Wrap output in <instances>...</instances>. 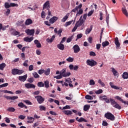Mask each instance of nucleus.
<instances>
[{"instance_id": "f257e3e1", "label": "nucleus", "mask_w": 128, "mask_h": 128, "mask_svg": "<svg viewBox=\"0 0 128 128\" xmlns=\"http://www.w3.org/2000/svg\"><path fill=\"white\" fill-rule=\"evenodd\" d=\"M82 4H80L79 6H76L74 9L72 10V12H76V17L78 16H80V14H82L84 12V10L82 9Z\"/></svg>"}, {"instance_id": "f03ea898", "label": "nucleus", "mask_w": 128, "mask_h": 128, "mask_svg": "<svg viewBox=\"0 0 128 128\" xmlns=\"http://www.w3.org/2000/svg\"><path fill=\"white\" fill-rule=\"evenodd\" d=\"M110 102L114 108H117V110H122V106L112 98H110Z\"/></svg>"}, {"instance_id": "7ed1b4c3", "label": "nucleus", "mask_w": 128, "mask_h": 128, "mask_svg": "<svg viewBox=\"0 0 128 128\" xmlns=\"http://www.w3.org/2000/svg\"><path fill=\"white\" fill-rule=\"evenodd\" d=\"M24 72V71L23 70H20L18 68H14L12 70V74L13 76H16V74L20 75Z\"/></svg>"}, {"instance_id": "20e7f679", "label": "nucleus", "mask_w": 128, "mask_h": 128, "mask_svg": "<svg viewBox=\"0 0 128 128\" xmlns=\"http://www.w3.org/2000/svg\"><path fill=\"white\" fill-rule=\"evenodd\" d=\"M66 69L64 68L60 72V74L64 78H68V76H70L72 74H70V72H67Z\"/></svg>"}, {"instance_id": "39448f33", "label": "nucleus", "mask_w": 128, "mask_h": 128, "mask_svg": "<svg viewBox=\"0 0 128 128\" xmlns=\"http://www.w3.org/2000/svg\"><path fill=\"white\" fill-rule=\"evenodd\" d=\"M86 64L88 66L92 67L94 66H96L98 63L94 60H88L86 62Z\"/></svg>"}, {"instance_id": "423d86ee", "label": "nucleus", "mask_w": 128, "mask_h": 128, "mask_svg": "<svg viewBox=\"0 0 128 128\" xmlns=\"http://www.w3.org/2000/svg\"><path fill=\"white\" fill-rule=\"evenodd\" d=\"M105 118H108V120H114V116L110 112H108L104 114Z\"/></svg>"}, {"instance_id": "0eeeda50", "label": "nucleus", "mask_w": 128, "mask_h": 128, "mask_svg": "<svg viewBox=\"0 0 128 128\" xmlns=\"http://www.w3.org/2000/svg\"><path fill=\"white\" fill-rule=\"evenodd\" d=\"M72 50L74 54H78L80 52V46H78V45L75 44L74 46H73Z\"/></svg>"}, {"instance_id": "6e6552de", "label": "nucleus", "mask_w": 128, "mask_h": 128, "mask_svg": "<svg viewBox=\"0 0 128 128\" xmlns=\"http://www.w3.org/2000/svg\"><path fill=\"white\" fill-rule=\"evenodd\" d=\"M35 98L36 99L37 102L40 104H42L44 102V98H42V96H35Z\"/></svg>"}, {"instance_id": "1a4fd4ad", "label": "nucleus", "mask_w": 128, "mask_h": 128, "mask_svg": "<svg viewBox=\"0 0 128 128\" xmlns=\"http://www.w3.org/2000/svg\"><path fill=\"white\" fill-rule=\"evenodd\" d=\"M82 16H81L79 20L76 23V25L78 27L80 26L84 22V20L82 18Z\"/></svg>"}, {"instance_id": "9d476101", "label": "nucleus", "mask_w": 128, "mask_h": 128, "mask_svg": "<svg viewBox=\"0 0 128 128\" xmlns=\"http://www.w3.org/2000/svg\"><path fill=\"white\" fill-rule=\"evenodd\" d=\"M109 84L110 86H111L112 88H114V90H122V88L114 85V83H112V82H110Z\"/></svg>"}, {"instance_id": "9b49d317", "label": "nucleus", "mask_w": 128, "mask_h": 128, "mask_svg": "<svg viewBox=\"0 0 128 128\" xmlns=\"http://www.w3.org/2000/svg\"><path fill=\"white\" fill-rule=\"evenodd\" d=\"M25 32L26 33L28 36H34V29H28L25 30Z\"/></svg>"}, {"instance_id": "f8f14e48", "label": "nucleus", "mask_w": 128, "mask_h": 128, "mask_svg": "<svg viewBox=\"0 0 128 128\" xmlns=\"http://www.w3.org/2000/svg\"><path fill=\"white\" fill-rule=\"evenodd\" d=\"M26 88H35L36 86L34 84L27 83L24 84Z\"/></svg>"}, {"instance_id": "ddd939ff", "label": "nucleus", "mask_w": 128, "mask_h": 128, "mask_svg": "<svg viewBox=\"0 0 128 128\" xmlns=\"http://www.w3.org/2000/svg\"><path fill=\"white\" fill-rule=\"evenodd\" d=\"M26 78H28V74H25L23 76H20L18 77V80L20 82H26Z\"/></svg>"}, {"instance_id": "4468645a", "label": "nucleus", "mask_w": 128, "mask_h": 128, "mask_svg": "<svg viewBox=\"0 0 128 128\" xmlns=\"http://www.w3.org/2000/svg\"><path fill=\"white\" fill-rule=\"evenodd\" d=\"M58 20V17L54 16L52 18L50 19L49 22H50V24H54V22H56Z\"/></svg>"}, {"instance_id": "2eb2a0df", "label": "nucleus", "mask_w": 128, "mask_h": 128, "mask_svg": "<svg viewBox=\"0 0 128 128\" xmlns=\"http://www.w3.org/2000/svg\"><path fill=\"white\" fill-rule=\"evenodd\" d=\"M33 21L30 18H28L25 21V26H30V24H32Z\"/></svg>"}, {"instance_id": "dca6fc26", "label": "nucleus", "mask_w": 128, "mask_h": 128, "mask_svg": "<svg viewBox=\"0 0 128 128\" xmlns=\"http://www.w3.org/2000/svg\"><path fill=\"white\" fill-rule=\"evenodd\" d=\"M24 42H32V40H34V37H26L24 38Z\"/></svg>"}, {"instance_id": "f3484780", "label": "nucleus", "mask_w": 128, "mask_h": 128, "mask_svg": "<svg viewBox=\"0 0 128 128\" xmlns=\"http://www.w3.org/2000/svg\"><path fill=\"white\" fill-rule=\"evenodd\" d=\"M28 121L27 122L28 124H32L34 122V118H32V116H27Z\"/></svg>"}, {"instance_id": "a211bd4d", "label": "nucleus", "mask_w": 128, "mask_h": 128, "mask_svg": "<svg viewBox=\"0 0 128 128\" xmlns=\"http://www.w3.org/2000/svg\"><path fill=\"white\" fill-rule=\"evenodd\" d=\"M34 44L36 45V48H42V44H40V42L38 41V40H34Z\"/></svg>"}, {"instance_id": "6ab92c4d", "label": "nucleus", "mask_w": 128, "mask_h": 128, "mask_svg": "<svg viewBox=\"0 0 128 128\" xmlns=\"http://www.w3.org/2000/svg\"><path fill=\"white\" fill-rule=\"evenodd\" d=\"M43 8L44 9L46 8L48 10H50V2L49 1H47L44 4Z\"/></svg>"}, {"instance_id": "aec40b11", "label": "nucleus", "mask_w": 128, "mask_h": 128, "mask_svg": "<svg viewBox=\"0 0 128 128\" xmlns=\"http://www.w3.org/2000/svg\"><path fill=\"white\" fill-rule=\"evenodd\" d=\"M57 47L60 50H64V45L62 43H60L57 45Z\"/></svg>"}, {"instance_id": "412c9836", "label": "nucleus", "mask_w": 128, "mask_h": 128, "mask_svg": "<svg viewBox=\"0 0 128 128\" xmlns=\"http://www.w3.org/2000/svg\"><path fill=\"white\" fill-rule=\"evenodd\" d=\"M115 44L116 46V48H120V42H118V38H116L115 39Z\"/></svg>"}, {"instance_id": "4be33fe9", "label": "nucleus", "mask_w": 128, "mask_h": 128, "mask_svg": "<svg viewBox=\"0 0 128 128\" xmlns=\"http://www.w3.org/2000/svg\"><path fill=\"white\" fill-rule=\"evenodd\" d=\"M92 30V26H90V28H87L85 30V34H90V32Z\"/></svg>"}, {"instance_id": "5701e85b", "label": "nucleus", "mask_w": 128, "mask_h": 128, "mask_svg": "<svg viewBox=\"0 0 128 128\" xmlns=\"http://www.w3.org/2000/svg\"><path fill=\"white\" fill-rule=\"evenodd\" d=\"M122 12L126 16H128V12L126 8V7L122 8Z\"/></svg>"}, {"instance_id": "b1692460", "label": "nucleus", "mask_w": 128, "mask_h": 128, "mask_svg": "<svg viewBox=\"0 0 128 128\" xmlns=\"http://www.w3.org/2000/svg\"><path fill=\"white\" fill-rule=\"evenodd\" d=\"M55 38H56V36L54 35H53L50 38H47L46 39L47 42H48V43L52 42H54Z\"/></svg>"}, {"instance_id": "393cba45", "label": "nucleus", "mask_w": 128, "mask_h": 128, "mask_svg": "<svg viewBox=\"0 0 128 128\" xmlns=\"http://www.w3.org/2000/svg\"><path fill=\"white\" fill-rule=\"evenodd\" d=\"M63 112L64 114H66V116H69V114H72V112L70 110H64L63 111Z\"/></svg>"}, {"instance_id": "a878e982", "label": "nucleus", "mask_w": 128, "mask_h": 128, "mask_svg": "<svg viewBox=\"0 0 128 128\" xmlns=\"http://www.w3.org/2000/svg\"><path fill=\"white\" fill-rule=\"evenodd\" d=\"M18 106H19V108H28V106L24 105L22 102H20L18 104Z\"/></svg>"}, {"instance_id": "bb28decb", "label": "nucleus", "mask_w": 128, "mask_h": 128, "mask_svg": "<svg viewBox=\"0 0 128 128\" xmlns=\"http://www.w3.org/2000/svg\"><path fill=\"white\" fill-rule=\"evenodd\" d=\"M122 78L124 80H128V72H124L122 75Z\"/></svg>"}, {"instance_id": "cd10ccee", "label": "nucleus", "mask_w": 128, "mask_h": 128, "mask_svg": "<svg viewBox=\"0 0 128 128\" xmlns=\"http://www.w3.org/2000/svg\"><path fill=\"white\" fill-rule=\"evenodd\" d=\"M7 110L10 112H16V108L12 107H9L8 108Z\"/></svg>"}, {"instance_id": "c85d7f7f", "label": "nucleus", "mask_w": 128, "mask_h": 128, "mask_svg": "<svg viewBox=\"0 0 128 128\" xmlns=\"http://www.w3.org/2000/svg\"><path fill=\"white\" fill-rule=\"evenodd\" d=\"M6 66V63H2L0 64V70H4V69Z\"/></svg>"}, {"instance_id": "c756f323", "label": "nucleus", "mask_w": 128, "mask_h": 128, "mask_svg": "<svg viewBox=\"0 0 128 128\" xmlns=\"http://www.w3.org/2000/svg\"><path fill=\"white\" fill-rule=\"evenodd\" d=\"M90 105H88V104L84 105V112H87V110H90Z\"/></svg>"}, {"instance_id": "7c9ffc66", "label": "nucleus", "mask_w": 128, "mask_h": 128, "mask_svg": "<svg viewBox=\"0 0 128 128\" xmlns=\"http://www.w3.org/2000/svg\"><path fill=\"white\" fill-rule=\"evenodd\" d=\"M44 74L45 76H48L50 74V68H48L46 70H44Z\"/></svg>"}, {"instance_id": "2f4dec72", "label": "nucleus", "mask_w": 128, "mask_h": 128, "mask_svg": "<svg viewBox=\"0 0 128 128\" xmlns=\"http://www.w3.org/2000/svg\"><path fill=\"white\" fill-rule=\"evenodd\" d=\"M98 84H100L102 86V88H104L106 86V84L102 81V80L100 79L98 80Z\"/></svg>"}, {"instance_id": "473e14b6", "label": "nucleus", "mask_w": 128, "mask_h": 128, "mask_svg": "<svg viewBox=\"0 0 128 128\" xmlns=\"http://www.w3.org/2000/svg\"><path fill=\"white\" fill-rule=\"evenodd\" d=\"M110 44V42L108 41H105L102 42V48H106V46H108Z\"/></svg>"}, {"instance_id": "72a5a7b5", "label": "nucleus", "mask_w": 128, "mask_h": 128, "mask_svg": "<svg viewBox=\"0 0 128 128\" xmlns=\"http://www.w3.org/2000/svg\"><path fill=\"white\" fill-rule=\"evenodd\" d=\"M44 86L45 88H50V82H48V80L44 81Z\"/></svg>"}, {"instance_id": "f704fd0d", "label": "nucleus", "mask_w": 128, "mask_h": 128, "mask_svg": "<svg viewBox=\"0 0 128 128\" xmlns=\"http://www.w3.org/2000/svg\"><path fill=\"white\" fill-rule=\"evenodd\" d=\"M78 122H88V120L82 117L79 118L78 120Z\"/></svg>"}, {"instance_id": "c9c22d12", "label": "nucleus", "mask_w": 128, "mask_h": 128, "mask_svg": "<svg viewBox=\"0 0 128 128\" xmlns=\"http://www.w3.org/2000/svg\"><path fill=\"white\" fill-rule=\"evenodd\" d=\"M68 18V15H66L62 19L61 22H66Z\"/></svg>"}, {"instance_id": "e433bc0d", "label": "nucleus", "mask_w": 128, "mask_h": 128, "mask_svg": "<svg viewBox=\"0 0 128 128\" xmlns=\"http://www.w3.org/2000/svg\"><path fill=\"white\" fill-rule=\"evenodd\" d=\"M1 92H4V94H14V92L12 91L8 90H3L0 91Z\"/></svg>"}, {"instance_id": "4c0bfd02", "label": "nucleus", "mask_w": 128, "mask_h": 128, "mask_svg": "<svg viewBox=\"0 0 128 128\" xmlns=\"http://www.w3.org/2000/svg\"><path fill=\"white\" fill-rule=\"evenodd\" d=\"M112 72L114 76H118V71H116V70L114 69V68H112Z\"/></svg>"}, {"instance_id": "58836bf2", "label": "nucleus", "mask_w": 128, "mask_h": 128, "mask_svg": "<svg viewBox=\"0 0 128 128\" xmlns=\"http://www.w3.org/2000/svg\"><path fill=\"white\" fill-rule=\"evenodd\" d=\"M74 22V20H72L71 21L67 22L65 24V26L66 28V26H70Z\"/></svg>"}, {"instance_id": "ea45409f", "label": "nucleus", "mask_w": 128, "mask_h": 128, "mask_svg": "<svg viewBox=\"0 0 128 128\" xmlns=\"http://www.w3.org/2000/svg\"><path fill=\"white\" fill-rule=\"evenodd\" d=\"M32 74L35 78H40V75H38V74L36 72H34L32 73Z\"/></svg>"}, {"instance_id": "a19ab883", "label": "nucleus", "mask_w": 128, "mask_h": 128, "mask_svg": "<svg viewBox=\"0 0 128 128\" xmlns=\"http://www.w3.org/2000/svg\"><path fill=\"white\" fill-rule=\"evenodd\" d=\"M22 24H24V20H19L16 23V26H22Z\"/></svg>"}, {"instance_id": "79ce46f5", "label": "nucleus", "mask_w": 128, "mask_h": 128, "mask_svg": "<svg viewBox=\"0 0 128 128\" xmlns=\"http://www.w3.org/2000/svg\"><path fill=\"white\" fill-rule=\"evenodd\" d=\"M38 86L39 88H44V84L42 82H39L38 83Z\"/></svg>"}, {"instance_id": "37998d69", "label": "nucleus", "mask_w": 128, "mask_h": 128, "mask_svg": "<svg viewBox=\"0 0 128 128\" xmlns=\"http://www.w3.org/2000/svg\"><path fill=\"white\" fill-rule=\"evenodd\" d=\"M4 8H10V4H9L8 2L4 3Z\"/></svg>"}, {"instance_id": "c03bdc74", "label": "nucleus", "mask_w": 128, "mask_h": 128, "mask_svg": "<svg viewBox=\"0 0 128 128\" xmlns=\"http://www.w3.org/2000/svg\"><path fill=\"white\" fill-rule=\"evenodd\" d=\"M23 102H25V104H28V106L32 105V103L28 100H24Z\"/></svg>"}, {"instance_id": "a18cd8bd", "label": "nucleus", "mask_w": 128, "mask_h": 128, "mask_svg": "<svg viewBox=\"0 0 128 128\" xmlns=\"http://www.w3.org/2000/svg\"><path fill=\"white\" fill-rule=\"evenodd\" d=\"M106 96L104 95L103 96H100L99 98L100 100H106Z\"/></svg>"}, {"instance_id": "49530a36", "label": "nucleus", "mask_w": 128, "mask_h": 128, "mask_svg": "<svg viewBox=\"0 0 128 128\" xmlns=\"http://www.w3.org/2000/svg\"><path fill=\"white\" fill-rule=\"evenodd\" d=\"M90 86H94L96 84V82L94 80H90L89 82Z\"/></svg>"}, {"instance_id": "de8ad7c7", "label": "nucleus", "mask_w": 128, "mask_h": 128, "mask_svg": "<svg viewBox=\"0 0 128 128\" xmlns=\"http://www.w3.org/2000/svg\"><path fill=\"white\" fill-rule=\"evenodd\" d=\"M102 92L103 90L102 89H100L98 90L95 92V94H102Z\"/></svg>"}, {"instance_id": "09e8293b", "label": "nucleus", "mask_w": 128, "mask_h": 128, "mask_svg": "<svg viewBox=\"0 0 128 128\" xmlns=\"http://www.w3.org/2000/svg\"><path fill=\"white\" fill-rule=\"evenodd\" d=\"M66 60L68 62H74V58L69 57L66 59Z\"/></svg>"}, {"instance_id": "8fccbe9b", "label": "nucleus", "mask_w": 128, "mask_h": 128, "mask_svg": "<svg viewBox=\"0 0 128 128\" xmlns=\"http://www.w3.org/2000/svg\"><path fill=\"white\" fill-rule=\"evenodd\" d=\"M94 12V10H92L88 14V16H92V14Z\"/></svg>"}, {"instance_id": "3c124183", "label": "nucleus", "mask_w": 128, "mask_h": 128, "mask_svg": "<svg viewBox=\"0 0 128 128\" xmlns=\"http://www.w3.org/2000/svg\"><path fill=\"white\" fill-rule=\"evenodd\" d=\"M62 29L60 28L57 31L56 34H58L60 36H62Z\"/></svg>"}, {"instance_id": "603ef678", "label": "nucleus", "mask_w": 128, "mask_h": 128, "mask_svg": "<svg viewBox=\"0 0 128 128\" xmlns=\"http://www.w3.org/2000/svg\"><path fill=\"white\" fill-rule=\"evenodd\" d=\"M85 98L86 100H94V98L90 95H86Z\"/></svg>"}, {"instance_id": "864d4df0", "label": "nucleus", "mask_w": 128, "mask_h": 128, "mask_svg": "<svg viewBox=\"0 0 128 128\" xmlns=\"http://www.w3.org/2000/svg\"><path fill=\"white\" fill-rule=\"evenodd\" d=\"M66 82H67L68 84H72V79L70 78H68L67 79H66Z\"/></svg>"}, {"instance_id": "5fc2aeb1", "label": "nucleus", "mask_w": 128, "mask_h": 128, "mask_svg": "<svg viewBox=\"0 0 128 128\" xmlns=\"http://www.w3.org/2000/svg\"><path fill=\"white\" fill-rule=\"evenodd\" d=\"M12 34L13 36H18L20 34V32L16 30H14L13 32H12Z\"/></svg>"}, {"instance_id": "6e6d98bb", "label": "nucleus", "mask_w": 128, "mask_h": 128, "mask_svg": "<svg viewBox=\"0 0 128 128\" xmlns=\"http://www.w3.org/2000/svg\"><path fill=\"white\" fill-rule=\"evenodd\" d=\"M8 86V83H4V84L0 85V88H6V86Z\"/></svg>"}, {"instance_id": "4d7b16f0", "label": "nucleus", "mask_w": 128, "mask_h": 128, "mask_svg": "<svg viewBox=\"0 0 128 128\" xmlns=\"http://www.w3.org/2000/svg\"><path fill=\"white\" fill-rule=\"evenodd\" d=\"M72 38H74V36H72L70 37H69L66 40V42H72Z\"/></svg>"}, {"instance_id": "13d9d810", "label": "nucleus", "mask_w": 128, "mask_h": 128, "mask_svg": "<svg viewBox=\"0 0 128 128\" xmlns=\"http://www.w3.org/2000/svg\"><path fill=\"white\" fill-rule=\"evenodd\" d=\"M54 78H56V80H60V78H62V76L60 74L56 76H54Z\"/></svg>"}, {"instance_id": "bf43d9fd", "label": "nucleus", "mask_w": 128, "mask_h": 128, "mask_svg": "<svg viewBox=\"0 0 128 128\" xmlns=\"http://www.w3.org/2000/svg\"><path fill=\"white\" fill-rule=\"evenodd\" d=\"M38 74H44V70L40 69L38 71Z\"/></svg>"}, {"instance_id": "052dcab7", "label": "nucleus", "mask_w": 128, "mask_h": 128, "mask_svg": "<svg viewBox=\"0 0 128 128\" xmlns=\"http://www.w3.org/2000/svg\"><path fill=\"white\" fill-rule=\"evenodd\" d=\"M28 60H26L23 63V66H28Z\"/></svg>"}, {"instance_id": "680f3d73", "label": "nucleus", "mask_w": 128, "mask_h": 128, "mask_svg": "<svg viewBox=\"0 0 128 128\" xmlns=\"http://www.w3.org/2000/svg\"><path fill=\"white\" fill-rule=\"evenodd\" d=\"M39 108H40V110H41V111L42 110H46V107L44 106H39Z\"/></svg>"}, {"instance_id": "e2e57ef3", "label": "nucleus", "mask_w": 128, "mask_h": 128, "mask_svg": "<svg viewBox=\"0 0 128 128\" xmlns=\"http://www.w3.org/2000/svg\"><path fill=\"white\" fill-rule=\"evenodd\" d=\"M114 98H116V100H120V102L122 101V98L120 97V96H116L114 97Z\"/></svg>"}, {"instance_id": "0e129e2a", "label": "nucleus", "mask_w": 128, "mask_h": 128, "mask_svg": "<svg viewBox=\"0 0 128 128\" xmlns=\"http://www.w3.org/2000/svg\"><path fill=\"white\" fill-rule=\"evenodd\" d=\"M10 8H14V6H18V5L14 3H10Z\"/></svg>"}, {"instance_id": "69168bd1", "label": "nucleus", "mask_w": 128, "mask_h": 128, "mask_svg": "<svg viewBox=\"0 0 128 128\" xmlns=\"http://www.w3.org/2000/svg\"><path fill=\"white\" fill-rule=\"evenodd\" d=\"M41 17L42 18H46V12H44V11L42 12L41 14Z\"/></svg>"}, {"instance_id": "338daca9", "label": "nucleus", "mask_w": 128, "mask_h": 128, "mask_svg": "<svg viewBox=\"0 0 128 128\" xmlns=\"http://www.w3.org/2000/svg\"><path fill=\"white\" fill-rule=\"evenodd\" d=\"M34 78H29L28 80V82H30V84H32V82H34Z\"/></svg>"}, {"instance_id": "774afa93", "label": "nucleus", "mask_w": 128, "mask_h": 128, "mask_svg": "<svg viewBox=\"0 0 128 128\" xmlns=\"http://www.w3.org/2000/svg\"><path fill=\"white\" fill-rule=\"evenodd\" d=\"M90 56H96V53L94 52H90Z\"/></svg>"}]
</instances>
